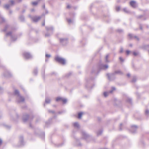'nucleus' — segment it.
<instances>
[{
  "label": "nucleus",
  "mask_w": 149,
  "mask_h": 149,
  "mask_svg": "<svg viewBox=\"0 0 149 149\" xmlns=\"http://www.w3.org/2000/svg\"><path fill=\"white\" fill-rule=\"evenodd\" d=\"M81 134L83 139L87 141L91 140L93 142L95 141V138L89 135L85 131L82 130L81 131Z\"/></svg>",
  "instance_id": "nucleus-1"
},
{
  "label": "nucleus",
  "mask_w": 149,
  "mask_h": 149,
  "mask_svg": "<svg viewBox=\"0 0 149 149\" xmlns=\"http://www.w3.org/2000/svg\"><path fill=\"white\" fill-rule=\"evenodd\" d=\"M25 142L24 140L23 136H20L19 137V141L18 143L16 146L17 147H20L24 145Z\"/></svg>",
  "instance_id": "nucleus-2"
},
{
  "label": "nucleus",
  "mask_w": 149,
  "mask_h": 149,
  "mask_svg": "<svg viewBox=\"0 0 149 149\" xmlns=\"http://www.w3.org/2000/svg\"><path fill=\"white\" fill-rule=\"evenodd\" d=\"M60 42L63 45H66L68 43V38H60Z\"/></svg>",
  "instance_id": "nucleus-3"
},
{
  "label": "nucleus",
  "mask_w": 149,
  "mask_h": 149,
  "mask_svg": "<svg viewBox=\"0 0 149 149\" xmlns=\"http://www.w3.org/2000/svg\"><path fill=\"white\" fill-rule=\"evenodd\" d=\"M55 59L56 61L62 64H65V59L58 56L56 57Z\"/></svg>",
  "instance_id": "nucleus-4"
},
{
  "label": "nucleus",
  "mask_w": 149,
  "mask_h": 149,
  "mask_svg": "<svg viewBox=\"0 0 149 149\" xmlns=\"http://www.w3.org/2000/svg\"><path fill=\"white\" fill-rule=\"evenodd\" d=\"M115 74L114 72L111 74H107L108 79L110 81L114 80L116 78Z\"/></svg>",
  "instance_id": "nucleus-5"
},
{
  "label": "nucleus",
  "mask_w": 149,
  "mask_h": 149,
  "mask_svg": "<svg viewBox=\"0 0 149 149\" xmlns=\"http://www.w3.org/2000/svg\"><path fill=\"white\" fill-rule=\"evenodd\" d=\"M23 55L25 59H30L32 58V55L29 53L25 52L23 53Z\"/></svg>",
  "instance_id": "nucleus-6"
},
{
  "label": "nucleus",
  "mask_w": 149,
  "mask_h": 149,
  "mask_svg": "<svg viewBox=\"0 0 149 149\" xmlns=\"http://www.w3.org/2000/svg\"><path fill=\"white\" fill-rule=\"evenodd\" d=\"M6 36H10L11 37V40L12 41H15L17 39L16 36H13L12 35V32L11 31H9L6 34Z\"/></svg>",
  "instance_id": "nucleus-7"
},
{
  "label": "nucleus",
  "mask_w": 149,
  "mask_h": 149,
  "mask_svg": "<svg viewBox=\"0 0 149 149\" xmlns=\"http://www.w3.org/2000/svg\"><path fill=\"white\" fill-rule=\"evenodd\" d=\"M17 101L18 103L23 102L25 100L24 98L20 95H19L16 97Z\"/></svg>",
  "instance_id": "nucleus-8"
},
{
  "label": "nucleus",
  "mask_w": 149,
  "mask_h": 149,
  "mask_svg": "<svg viewBox=\"0 0 149 149\" xmlns=\"http://www.w3.org/2000/svg\"><path fill=\"white\" fill-rule=\"evenodd\" d=\"M31 118L30 116H29V115L26 114H25L23 115V120L24 122H25L28 119H31ZM32 119V118H31Z\"/></svg>",
  "instance_id": "nucleus-9"
},
{
  "label": "nucleus",
  "mask_w": 149,
  "mask_h": 149,
  "mask_svg": "<svg viewBox=\"0 0 149 149\" xmlns=\"http://www.w3.org/2000/svg\"><path fill=\"white\" fill-rule=\"evenodd\" d=\"M131 132L135 133L136 132L138 127L136 125H133L131 126Z\"/></svg>",
  "instance_id": "nucleus-10"
},
{
  "label": "nucleus",
  "mask_w": 149,
  "mask_h": 149,
  "mask_svg": "<svg viewBox=\"0 0 149 149\" xmlns=\"http://www.w3.org/2000/svg\"><path fill=\"white\" fill-rule=\"evenodd\" d=\"M41 17L40 16H34L32 18V20L34 22H37L39 20Z\"/></svg>",
  "instance_id": "nucleus-11"
},
{
  "label": "nucleus",
  "mask_w": 149,
  "mask_h": 149,
  "mask_svg": "<svg viewBox=\"0 0 149 149\" xmlns=\"http://www.w3.org/2000/svg\"><path fill=\"white\" fill-rule=\"evenodd\" d=\"M4 77H10L12 76V74L9 71H6L4 73Z\"/></svg>",
  "instance_id": "nucleus-12"
},
{
  "label": "nucleus",
  "mask_w": 149,
  "mask_h": 149,
  "mask_svg": "<svg viewBox=\"0 0 149 149\" xmlns=\"http://www.w3.org/2000/svg\"><path fill=\"white\" fill-rule=\"evenodd\" d=\"M45 29H46V30L47 31H51L52 32L54 30V28L53 26H50V27L46 26L45 27Z\"/></svg>",
  "instance_id": "nucleus-13"
},
{
  "label": "nucleus",
  "mask_w": 149,
  "mask_h": 149,
  "mask_svg": "<svg viewBox=\"0 0 149 149\" xmlns=\"http://www.w3.org/2000/svg\"><path fill=\"white\" fill-rule=\"evenodd\" d=\"M130 5L133 8H135L136 7V2L135 1H132L130 2Z\"/></svg>",
  "instance_id": "nucleus-14"
},
{
  "label": "nucleus",
  "mask_w": 149,
  "mask_h": 149,
  "mask_svg": "<svg viewBox=\"0 0 149 149\" xmlns=\"http://www.w3.org/2000/svg\"><path fill=\"white\" fill-rule=\"evenodd\" d=\"M108 66L107 65H101L100 68L101 69H105L108 68Z\"/></svg>",
  "instance_id": "nucleus-15"
},
{
  "label": "nucleus",
  "mask_w": 149,
  "mask_h": 149,
  "mask_svg": "<svg viewBox=\"0 0 149 149\" xmlns=\"http://www.w3.org/2000/svg\"><path fill=\"white\" fill-rule=\"evenodd\" d=\"M19 20L22 22H24L25 21V18L23 15H21L19 16Z\"/></svg>",
  "instance_id": "nucleus-16"
},
{
  "label": "nucleus",
  "mask_w": 149,
  "mask_h": 149,
  "mask_svg": "<svg viewBox=\"0 0 149 149\" xmlns=\"http://www.w3.org/2000/svg\"><path fill=\"white\" fill-rule=\"evenodd\" d=\"M114 72L115 74H117L120 75H122L123 74V72L120 70L115 71Z\"/></svg>",
  "instance_id": "nucleus-17"
},
{
  "label": "nucleus",
  "mask_w": 149,
  "mask_h": 149,
  "mask_svg": "<svg viewBox=\"0 0 149 149\" xmlns=\"http://www.w3.org/2000/svg\"><path fill=\"white\" fill-rule=\"evenodd\" d=\"M14 94L17 97L20 95L19 91L17 90H15L14 92Z\"/></svg>",
  "instance_id": "nucleus-18"
},
{
  "label": "nucleus",
  "mask_w": 149,
  "mask_h": 149,
  "mask_svg": "<svg viewBox=\"0 0 149 149\" xmlns=\"http://www.w3.org/2000/svg\"><path fill=\"white\" fill-rule=\"evenodd\" d=\"M50 99L48 97H46L45 99V102L46 103L49 104L50 102Z\"/></svg>",
  "instance_id": "nucleus-19"
},
{
  "label": "nucleus",
  "mask_w": 149,
  "mask_h": 149,
  "mask_svg": "<svg viewBox=\"0 0 149 149\" xmlns=\"http://www.w3.org/2000/svg\"><path fill=\"white\" fill-rule=\"evenodd\" d=\"M38 73V69L37 68H35L33 71V73L34 75H36Z\"/></svg>",
  "instance_id": "nucleus-20"
},
{
  "label": "nucleus",
  "mask_w": 149,
  "mask_h": 149,
  "mask_svg": "<svg viewBox=\"0 0 149 149\" xmlns=\"http://www.w3.org/2000/svg\"><path fill=\"white\" fill-rule=\"evenodd\" d=\"M0 17L1 19V21H0V24H1L3 22H5L6 20L2 16L0 15Z\"/></svg>",
  "instance_id": "nucleus-21"
},
{
  "label": "nucleus",
  "mask_w": 149,
  "mask_h": 149,
  "mask_svg": "<svg viewBox=\"0 0 149 149\" xmlns=\"http://www.w3.org/2000/svg\"><path fill=\"white\" fill-rule=\"evenodd\" d=\"M84 114V113L83 112H80L78 114V118L79 119H81V116L83 114Z\"/></svg>",
  "instance_id": "nucleus-22"
},
{
  "label": "nucleus",
  "mask_w": 149,
  "mask_h": 149,
  "mask_svg": "<svg viewBox=\"0 0 149 149\" xmlns=\"http://www.w3.org/2000/svg\"><path fill=\"white\" fill-rule=\"evenodd\" d=\"M10 27V26L8 24H6L5 26L4 29L3 30V31H6Z\"/></svg>",
  "instance_id": "nucleus-23"
},
{
  "label": "nucleus",
  "mask_w": 149,
  "mask_h": 149,
  "mask_svg": "<svg viewBox=\"0 0 149 149\" xmlns=\"http://www.w3.org/2000/svg\"><path fill=\"white\" fill-rule=\"evenodd\" d=\"M73 126L74 127L77 128H79V125L77 122H75L73 124Z\"/></svg>",
  "instance_id": "nucleus-24"
},
{
  "label": "nucleus",
  "mask_w": 149,
  "mask_h": 149,
  "mask_svg": "<svg viewBox=\"0 0 149 149\" xmlns=\"http://www.w3.org/2000/svg\"><path fill=\"white\" fill-rule=\"evenodd\" d=\"M103 131L102 130H98L97 132V135L98 136H99L100 135H101L102 132Z\"/></svg>",
  "instance_id": "nucleus-25"
},
{
  "label": "nucleus",
  "mask_w": 149,
  "mask_h": 149,
  "mask_svg": "<svg viewBox=\"0 0 149 149\" xmlns=\"http://www.w3.org/2000/svg\"><path fill=\"white\" fill-rule=\"evenodd\" d=\"M116 90V88L115 87H112L111 88V90L109 92V93H112L113 91H115Z\"/></svg>",
  "instance_id": "nucleus-26"
},
{
  "label": "nucleus",
  "mask_w": 149,
  "mask_h": 149,
  "mask_svg": "<svg viewBox=\"0 0 149 149\" xmlns=\"http://www.w3.org/2000/svg\"><path fill=\"white\" fill-rule=\"evenodd\" d=\"M10 5L8 4H6L3 7L4 8H6L7 9H9V7H10Z\"/></svg>",
  "instance_id": "nucleus-27"
},
{
  "label": "nucleus",
  "mask_w": 149,
  "mask_h": 149,
  "mask_svg": "<svg viewBox=\"0 0 149 149\" xmlns=\"http://www.w3.org/2000/svg\"><path fill=\"white\" fill-rule=\"evenodd\" d=\"M136 80V76L133 77L132 82L133 83L135 82Z\"/></svg>",
  "instance_id": "nucleus-28"
},
{
  "label": "nucleus",
  "mask_w": 149,
  "mask_h": 149,
  "mask_svg": "<svg viewBox=\"0 0 149 149\" xmlns=\"http://www.w3.org/2000/svg\"><path fill=\"white\" fill-rule=\"evenodd\" d=\"M109 55H107L106 56V57H105V62L106 63L109 62V61L108 59V58L109 57Z\"/></svg>",
  "instance_id": "nucleus-29"
},
{
  "label": "nucleus",
  "mask_w": 149,
  "mask_h": 149,
  "mask_svg": "<svg viewBox=\"0 0 149 149\" xmlns=\"http://www.w3.org/2000/svg\"><path fill=\"white\" fill-rule=\"evenodd\" d=\"M62 98L60 97H58L56 99V101L58 102L59 101H62Z\"/></svg>",
  "instance_id": "nucleus-30"
},
{
  "label": "nucleus",
  "mask_w": 149,
  "mask_h": 149,
  "mask_svg": "<svg viewBox=\"0 0 149 149\" xmlns=\"http://www.w3.org/2000/svg\"><path fill=\"white\" fill-rule=\"evenodd\" d=\"M42 77L44 79L45 78V69L44 70V71L42 72Z\"/></svg>",
  "instance_id": "nucleus-31"
},
{
  "label": "nucleus",
  "mask_w": 149,
  "mask_h": 149,
  "mask_svg": "<svg viewBox=\"0 0 149 149\" xmlns=\"http://www.w3.org/2000/svg\"><path fill=\"white\" fill-rule=\"evenodd\" d=\"M52 33V32L51 33H46L45 34V36L46 37H49L51 34Z\"/></svg>",
  "instance_id": "nucleus-32"
},
{
  "label": "nucleus",
  "mask_w": 149,
  "mask_h": 149,
  "mask_svg": "<svg viewBox=\"0 0 149 149\" xmlns=\"http://www.w3.org/2000/svg\"><path fill=\"white\" fill-rule=\"evenodd\" d=\"M145 114L146 115L148 116L149 115V110L146 109L145 111Z\"/></svg>",
  "instance_id": "nucleus-33"
},
{
  "label": "nucleus",
  "mask_w": 149,
  "mask_h": 149,
  "mask_svg": "<svg viewBox=\"0 0 149 149\" xmlns=\"http://www.w3.org/2000/svg\"><path fill=\"white\" fill-rule=\"evenodd\" d=\"M67 20L69 24L72 23L73 21L70 19H67Z\"/></svg>",
  "instance_id": "nucleus-34"
},
{
  "label": "nucleus",
  "mask_w": 149,
  "mask_h": 149,
  "mask_svg": "<svg viewBox=\"0 0 149 149\" xmlns=\"http://www.w3.org/2000/svg\"><path fill=\"white\" fill-rule=\"evenodd\" d=\"M38 2L37 1H35V2H32V4L33 5L36 6V5H37V4H38Z\"/></svg>",
  "instance_id": "nucleus-35"
},
{
  "label": "nucleus",
  "mask_w": 149,
  "mask_h": 149,
  "mask_svg": "<svg viewBox=\"0 0 149 149\" xmlns=\"http://www.w3.org/2000/svg\"><path fill=\"white\" fill-rule=\"evenodd\" d=\"M48 111L49 113H55V111L53 110H51L50 109H48Z\"/></svg>",
  "instance_id": "nucleus-36"
},
{
  "label": "nucleus",
  "mask_w": 149,
  "mask_h": 149,
  "mask_svg": "<svg viewBox=\"0 0 149 149\" xmlns=\"http://www.w3.org/2000/svg\"><path fill=\"white\" fill-rule=\"evenodd\" d=\"M127 102L130 103H132V99L130 98H127Z\"/></svg>",
  "instance_id": "nucleus-37"
},
{
  "label": "nucleus",
  "mask_w": 149,
  "mask_h": 149,
  "mask_svg": "<svg viewBox=\"0 0 149 149\" xmlns=\"http://www.w3.org/2000/svg\"><path fill=\"white\" fill-rule=\"evenodd\" d=\"M128 36L130 38H132L133 37H134V35L132 34H128Z\"/></svg>",
  "instance_id": "nucleus-38"
},
{
  "label": "nucleus",
  "mask_w": 149,
  "mask_h": 149,
  "mask_svg": "<svg viewBox=\"0 0 149 149\" xmlns=\"http://www.w3.org/2000/svg\"><path fill=\"white\" fill-rule=\"evenodd\" d=\"M62 101H63L64 104H65L67 102V100L66 99H63L62 98Z\"/></svg>",
  "instance_id": "nucleus-39"
},
{
  "label": "nucleus",
  "mask_w": 149,
  "mask_h": 149,
  "mask_svg": "<svg viewBox=\"0 0 149 149\" xmlns=\"http://www.w3.org/2000/svg\"><path fill=\"white\" fill-rule=\"evenodd\" d=\"M108 93L106 92H105L103 94L104 95L105 97H106L108 95H107Z\"/></svg>",
  "instance_id": "nucleus-40"
},
{
  "label": "nucleus",
  "mask_w": 149,
  "mask_h": 149,
  "mask_svg": "<svg viewBox=\"0 0 149 149\" xmlns=\"http://www.w3.org/2000/svg\"><path fill=\"white\" fill-rule=\"evenodd\" d=\"M123 10L126 13H128V10H127L126 8H123Z\"/></svg>",
  "instance_id": "nucleus-41"
},
{
  "label": "nucleus",
  "mask_w": 149,
  "mask_h": 149,
  "mask_svg": "<svg viewBox=\"0 0 149 149\" xmlns=\"http://www.w3.org/2000/svg\"><path fill=\"white\" fill-rule=\"evenodd\" d=\"M5 127L7 129H10L11 127V126L9 125H6Z\"/></svg>",
  "instance_id": "nucleus-42"
},
{
  "label": "nucleus",
  "mask_w": 149,
  "mask_h": 149,
  "mask_svg": "<svg viewBox=\"0 0 149 149\" xmlns=\"http://www.w3.org/2000/svg\"><path fill=\"white\" fill-rule=\"evenodd\" d=\"M45 57L47 58H49L51 56L50 54H46L45 55Z\"/></svg>",
  "instance_id": "nucleus-43"
},
{
  "label": "nucleus",
  "mask_w": 149,
  "mask_h": 149,
  "mask_svg": "<svg viewBox=\"0 0 149 149\" xmlns=\"http://www.w3.org/2000/svg\"><path fill=\"white\" fill-rule=\"evenodd\" d=\"M117 32H118L119 33H121L123 32V31L122 29H118L117 30Z\"/></svg>",
  "instance_id": "nucleus-44"
},
{
  "label": "nucleus",
  "mask_w": 149,
  "mask_h": 149,
  "mask_svg": "<svg viewBox=\"0 0 149 149\" xmlns=\"http://www.w3.org/2000/svg\"><path fill=\"white\" fill-rule=\"evenodd\" d=\"M120 7H117L116 8V10L117 11H118L120 10Z\"/></svg>",
  "instance_id": "nucleus-45"
},
{
  "label": "nucleus",
  "mask_w": 149,
  "mask_h": 149,
  "mask_svg": "<svg viewBox=\"0 0 149 149\" xmlns=\"http://www.w3.org/2000/svg\"><path fill=\"white\" fill-rule=\"evenodd\" d=\"M9 2H10L11 5H13L14 3V2L13 0H10L9 1Z\"/></svg>",
  "instance_id": "nucleus-46"
},
{
  "label": "nucleus",
  "mask_w": 149,
  "mask_h": 149,
  "mask_svg": "<svg viewBox=\"0 0 149 149\" xmlns=\"http://www.w3.org/2000/svg\"><path fill=\"white\" fill-rule=\"evenodd\" d=\"M134 38L138 41L139 40V38L138 37H137L136 36H134Z\"/></svg>",
  "instance_id": "nucleus-47"
},
{
  "label": "nucleus",
  "mask_w": 149,
  "mask_h": 149,
  "mask_svg": "<svg viewBox=\"0 0 149 149\" xmlns=\"http://www.w3.org/2000/svg\"><path fill=\"white\" fill-rule=\"evenodd\" d=\"M144 47L146 49L147 48L149 47V45H144Z\"/></svg>",
  "instance_id": "nucleus-48"
},
{
  "label": "nucleus",
  "mask_w": 149,
  "mask_h": 149,
  "mask_svg": "<svg viewBox=\"0 0 149 149\" xmlns=\"http://www.w3.org/2000/svg\"><path fill=\"white\" fill-rule=\"evenodd\" d=\"M126 52L127 54V55H128L130 53V51L129 50H127L126 51Z\"/></svg>",
  "instance_id": "nucleus-49"
},
{
  "label": "nucleus",
  "mask_w": 149,
  "mask_h": 149,
  "mask_svg": "<svg viewBox=\"0 0 149 149\" xmlns=\"http://www.w3.org/2000/svg\"><path fill=\"white\" fill-rule=\"evenodd\" d=\"M133 55L135 56H136L138 55V53L135 52H133Z\"/></svg>",
  "instance_id": "nucleus-50"
},
{
  "label": "nucleus",
  "mask_w": 149,
  "mask_h": 149,
  "mask_svg": "<svg viewBox=\"0 0 149 149\" xmlns=\"http://www.w3.org/2000/svg\"><path fill=\"white\" fill-rule=\"evenodd\" d=\"M119 59H120V61L122 62L124 61V60L121 57H120L119 58Z\"/></svg>",
  "instance_id": "nucleus-51"
},
{
  "label": "nucleus",
  "mask_w": 149,
  "mask_h": 149,
  "mask_svg": "<svg viewBox=\"0 0 149 149\" xmlns=\"http://www.w3.org/2000/svg\"><path fill=\"white\" fill-rule=\"evenodd\" d=\"M123 51V49L122 47H121L120 49V53H122Z\"/></svg>",
  "instance_id": "nucleus-52"
},
{
  "label": "nucleus",
  "mask_w": 149,
  "mask_h": 149,
  "mask_svg": "<svg viewBox=\"0 0 149 149\" xmlns=\"http://www.w3.org/2000/svg\"><path fill=\"white\" fill-rule=\"evenodd\" d=\"M143 17V16L142 15H140L138 16L137 17V18H141L142 17Z\"/></svg>",
  "instance_id": "nucleus-53"
},
{
  "label": "nucleus",
  "mask_w": 149,
  "mask_h": 149,
  "mask_svg": "<svg viewBox=\"0 0 149 149\" xmlns=\"http://www.w3.org/2000/svg\"><path fill=\"white\" fill-rule=\"evenodd\" d=\"M2 143V139H0V146L1 145Z\"/></svg>",
  "instance_id": "nucleus-54"
},
{
  "label": "nucleus",
  "mask_w": 149,
  "mask_h": 149,
  "mask_svg": "<svg viewBox=\"0 0 149 149\" xmlns=\"http://www.w3.org/2000/svg\"><path fill=\"white\" fill-rule=\"evenodd\" d=\"M49 123H50L49 122H46V123H45V125L46 126H47V125H48V124H49Z\"/></svg>",
  "instance_id": "nucleus-55"
},
{
  "label": "nucleus",
  "mask_w": 149,
  "mask_h": 149,
  "mask_svg": "<svg viewBox=\"0 0 149 149\" xmlns=\"http://www.w3.org/2000/svg\"><path fill=\"white\" fill-rule=\"evenodd\" d=\"M54 74L55 75H56V73L55 72H53L51 73V75H53Z\"/></svg>",
  "instance_id": "nucleus-56"
},
{
  "label": "nucleus",
  "mask_w": 149,
  "mask_h": 149,
  "mask_svg": "<svg viewBox=\"0 0 149 149\" xmlns=\"http://www.w3.org/2000/svg\"><path fill=\"white\" fill-rule=\"evenodd\" d=\"M28 16L32 20V18L33 17H32L31 15H29Z\"/></svg>",
  "instance_id": "nucleus-57"
},
{
  "label": "nucleus",
  "mask_w": 149,
  "mask_h": 149,
  "mask_svg": "<svg viewBox=\"0 0 149 149\" xmlns=\"http://www.w3.org/2000/svg\"><path fill=\"white\" fill-rule=\"evenodd\" d=\"M122 125V123H120V128H119V129L120 130H121L122 129H121V126Z\"/></svg>",
  "instance_id": "nucleus-58"
},
{
  "label": "nucleus",
  "mask_w": 149,
  "mask_h": 149,
  "mask_svg": "<svg viewBox=\"0 0 149 149\" xmlns=\"http://www.w3.org/2000/svg\"><path fill=\"white\" fill-rule=\"evenodd\" d=\"M45 25V20H44V22L42 23V25L43 26H44Z\"/></svg>",
  "instance_id": "nucleus-59"
},
{
  "label": "nucleus",
  "mask_w": 149,
  "mask_h": 149,
  "mask_svg": "<svg viewBox=\"0 0 149 149\" xmlns=\"http://www.w3.org/2000/svg\"><path fill=\"white\" fill-rule=\"evenodd\" d=\"M71 74V73H69L67 75V77H69Z\"/></svg>",
  "instance_id": "nucleus-60"
},
{
  "label": "nucleus",
  "mask_w": 149,
  "mask_h": 149,
  "mask_svg": "<svg viewBox=\"0 0 149 149\" xmlns=\"http://www.w3.org/2000/svg\"><path fill=\"white\" fill-rule=\"evenodd\" d=\"M42 7L43 8H45V4L44 3L43 5L42 6Z\"/></svg>",
  "instance_id": "nucleus-61"
},
{
  "label": "nucleus",
  "mask_w": 149,
  "mask_h": 149,
  "mask_svg": "<svg viewBox=\"0 0 149 149\" xmlns=\"http://www.w3.org/2000/svg\"><path fill=\"white\" fill-rule=\"evenodd\" d=\"M63 145V143H62V144H59V145H58V147L61 146H62Z\"/></svg>",
  "instance_id": "nucleus-62"
},
{
  "label": "nucleus",
  "mask_w": 149,
  "mask_h": 149,
  "mask_svg": "<svg viewBox=\"0 0 149 149\" xmlns=\"http://www.w3.org/2000/svg\"><path fill=\"white\" fill-rule=\"evenodd\" d=\"M45 13L46 14H47L48 13V11L47 10H45Z\"/></svg>",
  "instance_id": "nucleus-63"
},
{
  "label": "nucleus",
  "mask_w": 149,
  "mask_h": 149,
  "mask_svg": "<svg viewBox=\"0 0 149 149\" xmlns=\"http://www.w3.org/2000/svg\"><path fill=\"white\" fill-rule=\"evenodd\" d=\"M130 74L129 73H128L127 74V76L128 77H130Z\"/></svg>",
  "instance_id": "nucleus-64"
}]
</instances>
